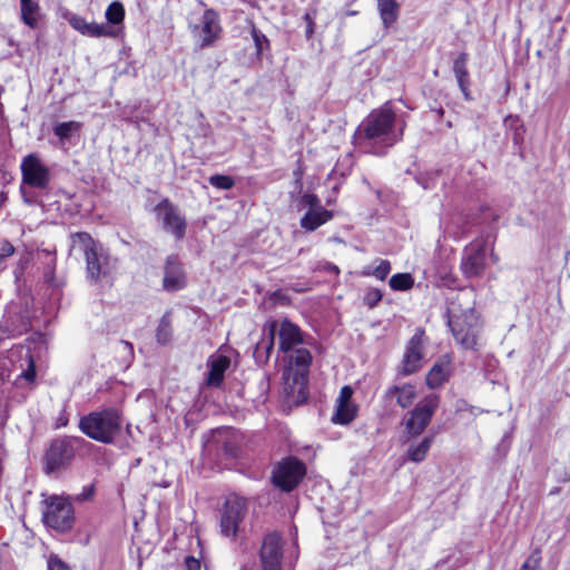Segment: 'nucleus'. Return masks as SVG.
Listing matches in <instances>:
<instances>
[{
  "label": "nucleus",
  "instance_id": "1",
  "mask_svg": "<svg viewBox=\"0 0 570 570\" xmlns=\"http://www.w3.org/2000/svg\"><path fill=\"white\" fill-rule=\"evenodd\" d=\"M277 336L279 350L285 354L283 390L287 396L298 402L306 397L312 354L304 344L302 331L294 323L282 321Z\"/></svg>",
  "mask_w": 570,
  "mask_h": 570
},
{
  "label": "nucleus",
  "instance_id": "2",
  "mask_svg": "<svg viewBox=\"0 0 570 570\" xmlns=\"http://www.w3.org/2000/svg\"><path fill=\"white\" fill-rule=\"evenodd\" d=\"M405 126V120L399 119L392 110L391 102H385L368 114L357 132L373 148V154L382 155L402 139Z\"/></svg>",
  "mask_w": 570,
  "mask_h": 570
},
{
  "label": "nucleus",
  "instance_id": "3",
  "mask_svg": "<svg viewBox=\"0 0 570 570\" xmlns=\"http://www.w3.org/2000/svg\"><path fill=\"white\" fill-rule=\"evenodd\" d=\"M449 326L456 341L466 350H478L483 327L480 314L474 309L473 291H462L451 301Z\"/></svg>",
  "mask_w": 570,
  "mask_h": 570
},
{
  "label": "nucleus",
  "instance_id": "4",
  "mask_svg": "<svg viewBox=\"0 0 570 570\" xmlns=\"http://www.w3.org/2000/svg\"><path fill=\"white\" fill-rule=\"evenodd\" d=\"M70 253L83 255L87 276L95 282L109 276L115 269L116 259L102 244L96 242L88 233L70 235Z\"/></svg>",
  "mask_w": 570,
  "mask_h": 570
},
{
  "label": "nucleus",
  "instance_id": "5",
  "mask_svg": "<svg viewBox=\"0 0 570 570\" xmlns=\"http://www.w3.org/2000/svg\"><path fill=\"white\" fill-rule=\"evenodd\" d=\"M121 424L119 411L109 407L81 417L79 429L88 438L108 444L120 433Z\"/></svg>",
  "mask_w": 570,
  "mask_h": 570
},
{
  "label": "nucleus",
  "instance_id": "6",
  "mask_svg": "<svg viewBox=\"0 0 570 570\" xmlns=\"http://www.w3.org/2000/svg\"><path fill=\"white\" fill-rule=\"evenodd\" d=\"M73 520L72 504L66 498L51 495L43 501L42 521L47 527L67 532L72 528Z\"/></svg>",
  "mask_w": 570,
  "mask_h": 570
},
{
  "label": "nucleus",
  "instance_id": "7",
  "mask_svg": "<svg viewBox=\"0 0 570 570\" xmlns=\"http://www.w3.org/2000/svg\"><path fill=\"white\" fill-rule=\"evenodd\" d=\"M154 214L165 233L173 235L177 240L185 237L187 220L177 205L164 198L154 207Z\"/></svg>",
  "mask_w": 570,
  "mask_h": 570
},
{
  "label": "nucleus",
  "instance_id": "8",
  "mask_svg": "<svg viewBox=\"0 0 570 570\" xmlns=\"http://www.w3.org/2000/svg\"><path fill=\"white\" fill-rule=\"evenodd\" d=\"M439 403L440 400L436 394H429L415 405L405 421V434L407 438H414L424 432L439 407Z\"/></svg>",
  "mask_w": 570,
  "mask_h": 570
},
{
  "label": "nucleus",
  "instance_id": "9",
  "mask_svg": "<svg viewBox=\"0 0 570 570\" xmlns=\"http://www.w3.org/2000/svg\"><path fill=\"white\" fill-rule=\"evenodd\" d=\"M247 512L246 500L230 494L226 498L220 514V532L227 538H235Z\"/></svg>",
  "mask_w": 570,
  "mask_h": 570
},
{
  "label": "nucleus",
  "instance_id": "10",
  "mask_svg": "<svg viewBox=\"0 0 570 570\" xmlns=\"http://www.w3.org/2000/svg\"><path fill=\"white\" fill-rule=\"evenodd\" d=\"M306 474L305 464L297 458L283 459L273 472V482L283 491L295 489Z\"/></svg>",
  "mask_w": 570,
  "mask_h": 570
},
{
  "label": "nucleus",
  "instance_id": "11",
  "mask_svg": "<svg viewBox=\"0 0 570 570\" xmlns=\"http://www.w3.org/2000/svg\"><path fill=\"white\" fill-rule=\"evenodd\" d=\"M488 247L489 237L476 238L465 247L461 261V271L465 277H478L483 274Z\"/></svg>",
  "mask_w": 570,
  "mask_h": 570
},
{
  "label": "nucleus",
  "instance_id": "12",
  "mask_svg": "<svg viewBox=\"0 0 570 570\" xmlns=\"http://www.w3.org/2000/svg\"><path fill=\"white\" fill-rule=\"evenodd\" d=\"M21 173L23 183L33 188H47L51 179L49 168L33 154L22 159Z\"/></svg>",
  "mask_w": 570,
  "mask_h": 570
},
{
  "label": "nucleus",
  "instance_id": "13",
  "mask_svg": "<svg viewBox=\"0 0 570 570\" xmlns=\"http://www.w3.org/2000/svg\"><path fill=\"white\" fill-rule=\"evenodd\" d=\"M423 336L424 332L417 330L406 344L403 360L399 373L403 376L411 375L419 371L422 366L423 353Z\"/></svg>",
  "mask_w": 570,
  "mask_h": 570
},
{
  "label": "nucleus",
  "instance_id": "14",
  "mask_svg": "<svg viewBox=\"0 0 570 570\" xmlns=\"http://www.w3.org/2000/svg\"><path fill=\"white\" fill-rule=\"evenodd\" d=\"M283 559L282 538L272 532L265 535L261 548V564L263 570H281Z\"/></svg>",
  "mask_w": 570,
  "mask_h": 570
},
{
  "label": "nucleus",
  "instance_id": "15",
  "mask_svg": "<svg viewBox=\"0 0 570 570\" xmlns=\"http://www.w3.org/2000/svg\"><path fill=\"white\" fill-rule=\"evenodd\" d=\"M187 277L177 256H168L164 268L163 287L167 292H177L185 288Z\"/></svg>",
  "mask_w": 570,
  "mask_h": 570
},
{
  "label": "nucleus",
  "instance_id": "16",
  "mask_svg": "<svg viewBox=\"0 0 570 570\" xmlns=\"http://www.w3.org/2000/svg\"><path fill=\"white\" fill-rule=\"evenodd\" d=\"M230 366V360L229 357L223 355V354H213L207 360V376H206V385L210 387H218L220 386L225 372Z\"/></svg>",
  "mask_w": 570,
  "mask_h": 570
},
{
  "label": "nucleus",
  "instance_id": "17",
  "mask_svg": "<svg viewBox=\"0 0 570 570\" xmlns=\"http://www.w3.org/2000/svg\"><path fill=\"white\" fill-rule=\"evenodd\" d=\"M416 397V387L410 383L393 385L385 391V399H395L396 404L402 409L410 407Z\"/></svg>",
  "mask_w": 570,
  "mask_h": 570
},
{
  "label": "nucleus",
  "instance_id": "18",
  "mask_svg": "<svg viewBox=\"0 0 570 570\" xmlns=\"http://www.w3.org/2000/svg\"><path fill=\"white\" fill-rule=\"evenodd\" d=\"M220 32L219 22L213 10H206L202 18L199 39L202 47L212 45Z\"/></svg>",
  "mask_w": 570,
  "mask_h": 570
},
{
  "label": "nucleus",
  "instance_id": "19",
  "mask_svg": "<svg viewBox=\"0 0 570 570\" xmlns=\"http://www.w3.org/2000/svg\"><path fill=\"white\" fill-rule=\"evenodd\" d=\"M332 218L333 213L331 210L320 207L314 210H307V213L301 218L299 224L303 229L314 232Z\"/></svg>",
  "mask_w": 570,
  "mask_h": 570
},
{
  "label": "nucleus",
  "instance_id": "20",
  "mask_svg": "<svg viewBox=\"0 0 570 570\" xmlns=\"http://www.w3.org/2000/svg\"><path fill=\"white\" fill-rule=\"evenodd\" d=\"M68 458L69 453L67 445L61 441L52 442L46 454L48 470L51 472L65 465Z\"/></svg>",
  "mask_w": 570,
  "mask_h": 570
},
{
  "label": "nucleus",
  "instance_id": "21",
  "mask_svg": "<svg viewBox=\"0 0 570 570\" xmlns=\"http://www.w3.org/2000/svg\"><path fill=\"white\" fill-rule=\"evenodd\" d=\"M468 63V55L466 53H460L459 57L453 62V72L455 76V79L458 81V85L466 100L470 99V79H469V72L466 68Z\"/></svg>",
  "mask_w": 570,
  "mask_h": 570
},
{
  "label": "nucleus",
  "instance_id": "22",
  "mask_svg": "<svg viewBox=\"0 0 570 570\" xmlns=\"http://www.w3.org/2000/svg\"><path fill=\"white\" fill-rule=\"evenodd\" d=\"M450 375V360L444 357L438 361L426 375V384L431 389L442 385Z\"/></svg>",
  "mask_w": 570,
  "mask_h": 570
},
{
  "label": "nucleus",
  "instance_id": "23",
  "mask_svg": "<svg viewBox=\"0 0 570 570\" xmlns=\"http://www.w3.org/2000/svg\"><path fill=\"white\" fill-rule=\"evenodd\" d=\"M20 16L26 26L37 28L41 17L39 3L35 0H20Z\"/></svg>",
  "mask_w": 570,
  "mask_h": 570
},
{
  "label": "nucleus",
  "instance_id": "24",
  "mask_svg": "<svg viewBox=\"0 0 570 570\" xmlns=\"http://www.w3.org/2000/svg\"><path fill=\"white\" fill-rule=\"evenodd\" d=\"M377 10L384 28H390L399 18L400 6L395 0H377Z\"/></svg>",
  "mask_w": 570,
  "mask_h": 570
},
{
  "label": "nucleus",
  "instance_id": "25",
  "mask_svg": "<svg viewBox=\"0 0 570 570\" xmlns=\"http://www.w3.org/2000/svg\"><path fill=\"white\" fill-rule=\"evenodd\" d=\"M433 443V438L424 436L419 443L411 444L407 449V459L412 462L420 463L422 462Z\"/></svg>",
  "mask_w": 570,
  "mask_h": 570
},
{
  "label": "nucleus",
  "instance_id": "26",
  "mask_svg": "<svg viewBox=\"0 0 570 570\" xmlns=\"http://www.w3.org/2000/svg\"><path fill=\"white\" fill-rule=\"evenodd\" d=\"M356 413L357 406L354 403H337L332 421L337 424H348L355 419Z\"/></svg>",
  "mask_w": 570,
  "mask_h": 570
},
{
  "label": "nucleus",
  "instance_id": "27",
  "mask_svg": "<svg viewBox=\"0 0 570 570\" xmlns=\"http://www.w3.org/2000/svg\"><path fill=\"white\" fill-rule=\"evenodd\" d=\"M391 272V264L386 259H379L375 266L368 265L361 271L362 276H373L384 281Z\"/></svg>",
  "mask_w": 570,
  "mask_h": 570
},
{
  "label": "nucleus",
  "instance_id": "28",
  "mask_svg": "<svg viewBox=\"0 0 570 570\" xmlns=\"http://www.w3.org/2000/svg\"><path fill=\"white\" fill-rule=\"evenodd\" d=\"M83 36L100 38V37H116L117 32L104 23L87 22L86 28L81 32Z\"/></svg>",
  "mask_w": 570,
  "mask_h": 570
},
{
  "label": "nucleus",
  "instance_id": "29",
  "mask_svg": "<svg viewBox=\"0 0 570 570\" xmlns=\"http://www.w3.org/2000/svg\"><path fill=\"white\" fill-rule=\"evenodd\" d=\"M413 285L414 279L409 273H399L390 278V286L394 291H409Z\"/></svg>",
  "mask_w": 570,
  "mask_h": 570
},
{
  "label": "nucleus",
  "instance_id": "30",
  "mask_svg": "<svg viewBox=\"0 0 570 570\" xmlns=\"http://www.w3.org/2000/svg\"><path fill=\"white\" fill-rule=\"evenodd\" d=\"M106 19L111 24H119L125 18V8L121 2L115 1L110 3L106 10Z\"/></svg>",
  "mask_w": 570,
  "mask_h": 570
},
{
  "label": "nucleus",
  "instance_id": "31",
  "mask_svg": "<svg viewBox=\"0 0 570 570\" xmlns=\"http://www.w3.org/2000/svg\"><path fill=\"white\" fill-rule=\"evenodd\" d=\"M80 129V124L77 121L60 122L53 128V132L61 140L69 139L72 132Z\"/></svg>",
  "mask_w": 570,
  "mask_h": 570
},
{
  "label": "nucleus",
  "instance_id": "32",
  "mask_svg": "<svg viewBox=\"0 0 570 570\" xmlns=\"http://www.w3.org/2000/svg\"><path fill=\"white\" fill-rule=\"evenodd\" d=\"M171 335V325H170V316L169 314H165L157 328V341L160 344H167L169 342Z\"/></svg>",
  "mask_w": 570,
  "mask_h": 570
},
{
  "label": "nucleus",
  "instance_id": "33",
  "mask_svg": "<svg viewBox=\"0 0 570 570\" xmlns=\"http://www.w3.org/2000/svg\"><path fill=\"white\" fill-rule=\"evenodd\" d=\"M209 184L222 190H228L234 187V178L227 175H213L208 179Z\"/></svg>",
  "mask_w": 570,
  "mask_h": 570
},
{
  "label": "nucleus",
  "instance_id": "34",
  "mask_svg": "<svg viewBox=\"0 0 570 570\" xmlns=\"http://www.w3.org/2000/svg\"><path fill=\"white\" fill-rule=\"evenodd\" d=\"M63 18L75 30H77L80 33L83 31L88 22L83 17L70 11L65 12Z\"/></svg>",
  "mask_w": 570,
  "mask_h": 570
},
{
  "label": "nucleus",
  "instance_id": "35",
  "mask_svg": "<svg viewBox=\"0 0 570 570\" xmlns=\"http://www.w3.org/2000/svg\"><path fill=\"white\" fill-rule=\"evenodd\" d=\"M382 299V293L377 288H370L364 296V304L368 308L375 307Z\"/></svg>",
  "mask_w": 570,
  "mask_h": 570
},
{
  "label": "nucleus",
  "instance_id": "36",
  "mask_svg": "<svg viewBox=\"0 0 570 570\" xmlns=\"http://www.w3.org/2000/svg\"><path fill=\"white\" fill-rule=\"evenodd\" d=\"M301 204L308 208V210H314L316 208L323 207L321 205L320 198L315 194L305 193L301 196Z\"/></svg>",
  "mask_w": 570,
  "mask_h": 570
},
{
  "label": "nucleus",
  "instance_id": "37",
  "mask_svg": "<svg viewBox=\"0 0 570 570\" xmlns=\"http://www.w3.org/2000/svg\"><path fill=\"white\" fill-rule=\"evenodd\" d=\"M276 330H277V325L275 322L271 323L269 326H268V341L267 342H259L257 344V348H265L267 354L269 353V351L273 348L274 346V336H275V333H276Z\"/></svg>",
  "mask_w": 570,
  "mask_h": 570
},
{
  "label": "nucleus",
  "instance_id": "38",
  "mask_svg": "<svg viewBox=\"0 0 570 570\" xmlns=\"http://www.w3.org/2000/svg\"><path fill=\"white\" fill-rule=\"evenodd\" d=\"M314 18H315V12L313 14L309 12H306L303 17L304 21L306 22L305 36L307 39H309L314 33V29H315Z\"/></svg>",
  "mask_w": 570,
  "mask_h": 570
},
{
  "label": "nucleus",
  "instance_id": "39",
  "mask_svg": "<svg viewBox=\"0 0 570 570\" xmlns=\"http://www.w3.org/2000/svg\"><path fill=\"white\" fill-rule=\"evenodd\" d=\"M48 570H70V568L58 557L51 556L48 560Z\"/></svg>",
  "mask_w": 570,
  "mask_h": 570
},
{
  "label": "nucleus",
  "instance_id": "40",
  "mask_svg": "<svg viewBox=\"0 0 570 570\" xmlns=\"http://www.w3.org/2000/svg\"><path fill=\"white\" fill-rule=\"evenodd\" d=\"M540 563L539 553L531 554L528 560L522 564L520 570H537Z\"/></svg>",
  "mask_w": 570,
  "mask_h": 570
},
{
  "label": "nucleus",
  "instance_id": "41",
  "mask_svg": "<svg viewBox=\"0 0 570 570\" xmlns=\"http://www.w3.org/2000/svg\"><path fill=\"white\" fill-rule=\"evenodd\" d=\"M353 390L351 386L345 385L341 389L340 395L337 397V403H353L352 402Z\"/></svg>",
  "mask_w": 570,
  "mask_h": 570
},
{
  "label": "nucleus",
  "instance_id": "42",
  "mask_svg": "<svg viewBox=\"0 0 570 570\" xmlns=\"http://www.w3.org/2000/svg\"><path fill=\"white\" fill-rule=\"evenodd\" d=\"M252 36L257 49V52H261L263 50V43H267L268 39L263 35L261 31L253 29Z\"/></svg>",
  "mask_w": 570,
  "mask_h": 570
},
{
  "label": "nucleus",
  "instance_id": "43",
  "mask_svg": "<svg viewBox=\"0 0 570 570\" xmlns=\"http://www.w3.org/2000/svg\"><path fill=\"white\" fill-rule=\"evenodd\" d=\"M22 377L28 382H33V380L36 377L35 362L31 356H29L28 368L22 372Z\"/></svg>",
  "mask_w": 570,
  "mask_h": 570
},
{
  "label": "nucleus",
  "instance_id": "44",
  "mask_svg": "<svg viewBox=\"0 0 570 570\" xmlns=\"http://www.w3.org/2000/svg\"><path fill=\"white\" fill-rule=\"evenodd\" d=\"M14 253V247L9 242H3L0 247V259L3 262L6 257Z\"/></svg>",
  "mask_w": 570,
  "mask_h": 570
},
{
  "label": "nucleus",
  "instance_id": "45",
  "mask_svg": "<svg viewBox=\"0 0 570 570\" xmlns=\"http://www.w3.org/2000/svg\"><path fill=\"white\" fill-rule=\"evenodd\" d=\"M186 570H200V561L194 557H187L185 559Z\"/></svg>",
  "mask_w": 570,
  "mask_h": 570
},
{
  "label": "nucleus",
  "instance_id": "46",
  "mask_svg": "<svg viewBox=\"0 0 570 570\" xmlns=\"http://www.w3.org/2000/svg\"><path fill=\"white\" fill-rule=\"evenodd\" d=\"M323 268L330 273H334L335 275H338L340 273L338 267L332 263H325Z\"/></svg>",
  "mask_w": 570,
  "mask_h": 570
},
{
  "label": "nucleus",
  "instance_id": "47",
  "mask_svg": "<svg viewBox=\"0 0 570 570\" xmlns=\"http://www.w3.org/2000/svg\"><path fill=\"white\" fill-rule=\"evenodd\" d=\"M68 423V419L65 417L63 415H61L59 419H58V423H57V426H66Z\"/></svg>",
  "mask_w": 570,
  "mask_h": 570
},
{
  "label": "nucleus",
  "instance_id": "48",
  "mask_svg": "<svg viewBox=\"0 0 570 570\" xmlns=\"http://www.w3.org/2000/svg\"><path fill=\"white\" fill-rule=\"evenodd\" d=\"M7 202V195L3 191H0V208L4 205Z\"/></svg>",
  "mask_w": 570,
  "mask_h": 570
},
{
  "label": "nucleus",
  "instance_id": "49",
  "mask_svg": "<svg viewBox=\"0 0 570 570\" xmlns=\"http://www.w3.org/2000/svg\"><path fill=\"white\" fill-rule=\"evenodd\" d=\"M491 256L493 257L494 261H497L494 253H491Z\"/></svg>",
  "mask_w": 570,
  "mask_h": 570
}]
</instances>
